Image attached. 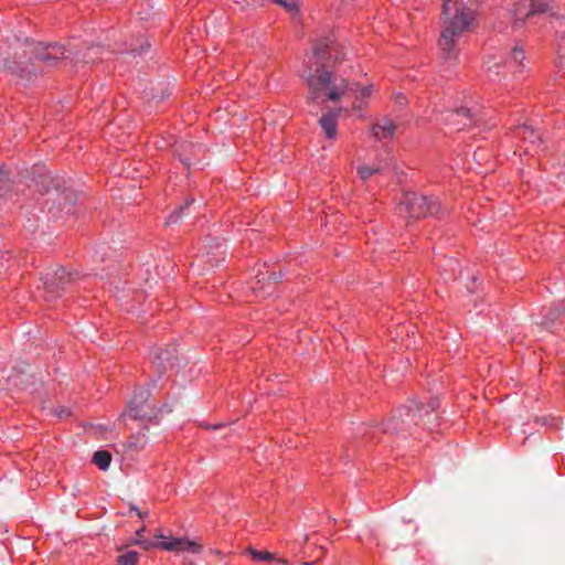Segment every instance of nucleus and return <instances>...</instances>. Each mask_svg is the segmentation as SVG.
<instances>
[{
  "label": "nucleus",
  "mask_w": 565,
  "mask_h": 565,
  "mask_svg": "<svg viewBox=\"0 0 565 565\" xmlns=\"http://www.w3.org/2000/svg\"><path fill=\"white\" fill-rule=\"evenodd\" d=\"M349 86H353V90L350 92V96L355 95L359 99H364L371 96L372 94V86H363L361 87L356 83H349Z\"/></svg>",
  "instance_id": "18"
},
{
  "label": "nucleus",
  "mask_w": 565,
  "mask_h": 565,
  "mask_svg": "<svg viewBox=\"0 0 565 565\" xmlns=\"http://www.w3.org/2000/svg\"><path fill=\"white\" fill-rule=\"evenodd\" d=\"M395 130L396 125L387 117H383L371 127L372 135L377 140L392 138Z\"/></svg>",
  "instance_id": "12"
},
{
  "label": "nucleus",
  "mask_w": 565,
  "mask_h": 565,
  "mask_svg": "<svg viewBox=\"0 0 565 565\" xmlns=\"http://www.w3.org/2000/svg\"><path fill=\"white\" fill-rule=\"evenodd\" d=\"M42 281L50 298L60 295L72 281L73 275L62 266L50 267L42 275Z\"/></svg>",
  "instance_id": "10"
},
{
  "label": "nucleus",
  "mask_w": 565,
  "mask_h": 565,
  "mask_svg": "<svg viewBox=\"0 0 565 565\" xmlns=\"http://www.w3.org/2000/svg\"><path fill=\"white\" fill-rule=\"evenodd\" d=\"M139 561V553L127 551L118 556V565H136Z\"/></svg>",
  "instance_id": "17"
},
{
  "label": "nucleus",
  "mask_w": 565,
  "mask_h": 565,
  "mask_svg": "<svg viewBox=\"0 0 565 565\" xmlns=\"http://www.w3.org/2000/svg\"><path fill=\"white\" fill-rule=\"evenodd\" d=\"M93 462L100 469L106 470V450H98L94 454Z\"/></svg>",
  "instance_id": "24"
},
{
  "label": "nucleus",
  "mask_w": 565,
  "mask_h": 565,
  "mask_svg": "<svg viewBox=\"0 0 565 565\" xmlns=\"http://www.w3.org/2000/svg\"><path fill=\"white\" fill-rule=\"evenodd\" d=\"M135 544L139 545L142 550L149 551L151 548H162L169 552L189 551L193 554H199L202 551V545L195 541L186 539H172L166 541H152L149 539H135Z\"/></svg>",
  "instance_id": "8"
},
{
  "label": "nucleus",
  "mask_w": 565,
  "mask_h": 565,
  "mask_svg": "<svg viewBox=\"0 0 565 565\" xmlns=\"http://www.w3.org/2000/svg\"><path fill=\"white\" fill-rule=\"evenodd\" d=\"M563 315H565V299L550 308L544 318L541 321L536 322V324L545 329H548L553 324V322Z\"/></svg>",
  "instance_id": "14"
},
{
  "label": "nucleus",
  "mask_w": 565,
  "mask_h": 565,
  "mask_svg": "<svg viewBox=\"0 0 565 565\" xmlns=\"http://www.w3.org/2000/svg\"><path fill=\"white\" fill-rule=\"evenodd\" d=\"M143 532H145V526H141L140 529H138V530L136 531V537H135V539H146V537L143 536Z\"/></svg>",
  "instance_id": "32"
},
{
  "label": "nucleus",
  "mask_w": 565,
  "mask_h": 565,
  "mask_svg": "<svg viewBox=\"0 0 565 565\" xmlns=\"http://www.w3.org/2000/svg\"><path fill=\"white\" fill-rule=\"evenodd\" d=\"M444 121L448 126L452 127L454 130L460 131L477 125L478 120L473 119V115L471 114L470 109L462 107L447 111L446 116L444 117Z\"/></svg>",
  "instance_id": "11"
},
{
  "label": "nucleus",
  "mask_w": 565,
  "mask_h": 565,
  "mask_svg": "<svg viewBox=\"0 0 565 565\" xmlns=\"http://www.w3.org/2000/svg\"><path fill=\"white\" fill-rule=\"evenodd\" d=\"M129 447H135V444L132 441H130Z\"/></svg>",
  "instance_id": "41"
},
{
  "label": "nucleus",
  "mask_w": 565,
  "mask_h": 565,
  "mask_svg": "<svg viewBox=\"0 0 565 565\" xmlns=\"http://www.w3.org/2000/svg\"><path fill=\"white\" fill-rule=\"evenodd\" d=\"M180 156V159L181 161L185 164V166H190V160L188 157H183L182 153L179 154Z\"/></svg>",
  "instance_id": "35"
},
{
  "label": "nucleus",
  "mask_w": 565,
  "mask_h": 565,
  "mask_svg": "<svg viewBox=\"0 0 565 565\" xmlns=\"http://www.w3.org/2000/svg\"><path fill=\"white\" fill-rule=\"evenodd\" d=\"M309 541V535L303 536V543H307Z\"/></svg>",
  "instance_id": "39"
},
{
  "label": "nucleus",
  "mask_w": 565,
  "mask_h": 565,
  "mask_svg": "<svg viewBox=\"0 0 565 565\" xmlns=\"http://www.w3.org/2000/svg\"><path fill=\"white\" fill-rule=\"evenodd\" d=\"M266 279H270L274 282H277L280 279V275H277L276 273H271L270 275L267 276Z\"/></svg>",
  "instance_id": "31"
},
{
  "label": "nucleus",
  "mask_w": 565,
  "mask_h": 565,
  "mask_svg": "<svg viewBox=\"0 0 565 565\" xmlns=\"http://www.w3.org/2000/svg\"><path fill=\"white\" fill-rule=\"evenodd\" d=\"M437 401H431L426 407L419 406L412 401L407 405L397 408L391 419L386 423L384 430L392 434L411 433L419 422L431 424L436 419Z\"/></svg>",
  "instance_id": "5"
},
{
  "label": "nucleus",
  "mask_w": 565,
  "mask_h": 565,
  "mask_svg": "<svg viewBox=\"0 0 565 565\" xmlns=\"http://www.w3.org/2000/svg\"><path fill=\"white\" fill-rule=\"evenodd\" d=\"M153 536L158 540V541H163L166 539V536L162 534V532L160 530L156 531L153 533Z\"/></svg>",
  "instance_id": "33"
},
{
  "label": "nucleus",
  "mask_w": 565,
  "mask_h": 565,
  "mask_svg": "<svg viewBox=\"0 0 565 565\" xmlns=\"http://www.w3.org/2000/svg\"><path fill=\"white\" fill-rule=\"evenodd\" d=\"M525 60L524 51L521 46H514L510 53V64H515L516 66H523V61Z\"/></svg>",
  "instance_id": "21"
},
{
  "label": "nucleus",
  "mask_w": 565,
  "mask_h": 565,
  "mask_svg": "<svg viewBox=\"0 0 565 565\" xmlns=\"http://www.w3.org/2000/svg\"><path fill=\"white\" fill-rule=\"evenodd\" d=\"M33 181L41 192L52 196L53 205L50 212L56 216L58 212L70 213L76 202L77 195L68 182L60 177L53 175L44 167L36 166L33 170Z\"/></svg>",
  "instance_id": "3"
},
{
  "label": "nucleus",
  "mask_w": 565,
  "mask_h": 565,
  "mask_svg": "<svg viewBox=\"0 0 565 565\" xmlns=\"http://www.w3.org/2000/svg\"><path fill=\"white\" fill-rule=\"evenodd\" d=\"M149 47H150V45L146 42L145 44H141V45H140V49L131 47V49H130V53H131L134 56L141 55V54H142V53H145Z\"/></svg>",
  "instance_id": "27"
},
{
  "label": "nucleus",
  "mask_w": 565,
  "mask_h": 565,
  "mask_svg": "<svg viewBox=\"0 0 565 565\" xmlns=\"http://www.w3.org/2000/svg\"><path fill=\"white\" fill-rule=\"evenodd\" d=\"M505 64L507 62L503 61L502 58H498V57H491L487 61V68L489 72H492L494 73L495 75H499V68L501 67L502 64Z\"/></svg>",
  "instance_id": "23"
},
{
  "label": "nucleus",
  "mask_w": 565,
  "mask_h": 565,
  "mask_svg": "<svg viewBox=\"0 0 565 565\" xmlns=\"http://www.w3.org/2000/svg\"><path fill=\"white\" fill-rule=\"evenodd\" d=\"M339 110H328L319 118V124L329 139H334L337 137V116Z\"/></svg>",
  "instance_id": "13"
},
{
  "label": "nucleus",
  "mask_w": 565,
  "mask_h": 565,
  "mask_svg": "<svg viewBox=\"0 0 565 565\" xmlns=\"http://www.w3.org/2000/svg\"><path fill=\"white\" fill-rule=\"evenodd\" d=\"M275 561H277L278 563H280L281 565H288V561L285 559V558H276Z\"/></svg>",
  "instance_id": "36"
},
{
  "label": "nucleus",
  "mask_w": 565,
  "mask_h": 565,
  "mask_svg": "<svg viewBox=\"0 0 565 565\" xmlns=\"http://www.w3.org/2000/svg\"><path fill=\"white\" fill-rule=\"evenodd\" d=\"M157 360L159 361V364L164 369L168 366H173L172 353L169 351L159 353L157 355Z\"/></svg>",
  "instance_id": "25"
},
{
  "label": "nucleus",
  "mask_w": 565,
  "mask_h": 565,
  "mask_svg": "<svg viewBox=\"0 0 565 565\" xmlns=\"http://www.w3.org/2000/svg\"><path fill=\"white\" fill-rule=\"evenodd\" d=\"M307 84L309 105H321L324 102L335 103L342 97H348L353 90V86H349L345 79L335 77L324 66L318 67L313 74H310Z\"/></svg>",
  "instance_id": "4"
},
{
  "label": "nucleus",
  "mask_w": 565,
  "mask_h": 565,
  "mask_svg": "<svg viewBox=\"0 0 565 565\" xmlns=\"http://www.w3.org/2000/svg\"><path fill=\"white\" fill-rule=\"evenodd\" d=\"M328 45L327 44H319L315 47V55L318 58H321L322 55L326 53Z\"/></svg>",
  "instance_id": "28"
},
{
  "label": "nucleus",
  "mask_w": 565,
  "mask_h": 565,
  "mask_svg": "<svg viewBox=\"0 0 565 565\" xmlns=\"http://www.w3.org/2000/svg\"><path fill=\"white\" fill-rule=\"evenodd\" d=\"M248 553L255 561H274V559H276L275 554L267 552V551L260 552L255 548H248Z\"/></svg>",
  "instance_id": "22"
},
{
  "label": "nucleus",
  "mask_w": 565,
  "mask_h": 565,
  "mask_svg": "<svg viewBox=\"0 0 565 565\" xmlns=\"http://www.w3.org/2000/svg\"><path fill=\"white\" fill-rule=\"evenodd\" d=\"M72 55V51L60 43H42L29 39L20 42L18 40L13 61L7 57L0 61V70L8 71L22 79L31 82L40 73L33 60L42 63L45 67H54L60 62L71 58Z\"/></svg>",
  "instance_id": "1"
},
{
  "label": "nucleus",
  "mask_w": 565,
  "mask_h": 565,
  "mask_svg": "<svg viewBox=\"0 0 565 565\" xmlns=\"http://www.w3.org/2000/svg\"><path fill=\"white\" fill-rule=\"evenodd\" d=\"M548 10V4L536 0H514L510 8L514 26H522L530 18Z\"/></svg>",
  "instance_id": "9"
},
{
  "label": "nucleus",
  "mask_w": 565,
  "mask_h": 565,
  "mask_svg": "<svg viewBox=\"0 0 565 565\" xmlns=\"http://www.w3.org/2000/svg\"><path fill=\"white\" fill-rule=\"evenodd\" d=\"M478 0H444V24L439 39L441 56L447 62L456 60V42L469 32L475 21Z\"/></svg>",
  "instance_id": "2"
},
{
  "label": "nucleus",
  "mask_w": 565,
  "mask_h": 565,
  "mask_svg": "<svg viewBox=\"0 0 565 565\" xmlns=\"http://www.w3.org/2000/svg\"><path fill=\"white\" fill-rule=\"evenodd\" d=\"M558 53L561 57L565 58V38H563L558 44Z\"/></svg>",
  "instance_id": "30"
},
{
  "label": "nucleus",
  "mask_w": 565,
  "mask_h": 565,
  "mask_svg": "<svg viewBox=\"0 0 565 565\" xmlns=\"http://www.w3.org/2000/svg\"><path fill=\"white\" fill-rule=\"evenodd\" d=\"M437 211L438 204L433 198H427L418 193L403 194L396 206V213L401 217L413 220L434 215Z\"/></svg>",
  "instance_id": "6"
},
{
  "label": "nucleus",
  "mask_w": 565,
  "mask_h": 565,
  "mask_svg": "<svg viewBox=\"0 0 565 565\" xmlns=\"http://www.w3.org/2000/svg\"><path fill=\"white\" fill-rule=\"evenodd\" d=\"M388 166V159H381L377 163H374L372 166H361L358 169V173L360 174L362 180H367L370 177H372L375 173H380Z\"/></svg>",
  "instance_id": "15"
},
{
  "label": "nucleus",
  "mask_w": 565,
  "mask_h": 565,
  "mask_svg": "<svg viewBox=\"0 0 565 565\" xmlns=\"http://www.w3.org/2000/svg\"><path fill=\"white\" fill-rule=\"evenodd\" d=\"M10 172L4 167L0 168V196L4 195L7 182L9 181Z\"/></svg>",
  "instance_id": "26"
},
{
  "label": "nucleus",
  "mask_w": 565,
  "mask_h": 565,
  "mask_svg": "<svg viewBox=\"0 0 565 565\" xmlns=\"http://www.w3.org/2000/svg\"><path fill=\"white\" fill-rule=\"evenodd\" d=\"M71 412L66 407H58L56 409V415L61 418L70 416Z\"/></svg>",
  "instance_id": "29"
},
{
  "label": "nucleus",
  "mask_w": 565,
  "mask_h": 565,
  "mask_svg": "<svg viewBox=\"0 0 565 565\" xmlns=\"http://www.w3.org/2000/svg\"><path fill=\"white\" fill-rule=\"evenodd\" d=\"M193 203H194V200L186 201L184 205L180 206L174 213H172L169 216L167 223L168 224L178 223L181 220V217L186 214L185 211H188Z\"/></svg>",
  "instance_id": "19"
},
{
  "label": "nucleus",
  "mask_w": 565,
  "mask_h": 565,
  "mask_svg": "<svg viewBox=\"0 0 565 565\" xmlns=\"http://www.w3.org/2000/svg\"><path fill=\"white\" fill-rule=\"evenodd\" d=\"M257 277H260V274H257ZM266 278L267 277L265 276V274H262V279H258L257 284H259L262 280H266Z\"/></svg>",
  "instance_id": "38"
},
{
  "label": "nucleus",
  "mask_w": 565,
  "mask_h": 565,
  "mask_svg": "<svg viewBox=\"0 0 565 565\" xmlns=\"http://www.w3.org/2000/svg\"><path fill=\"white\" fill-rule=\"evenodd\" d=\"M276 4L282 7L290 14H297L299 12V1L298 0H271Z\"/></svg>",
  "instance_id": "20"
},
{
  "label": "nucleus",
  "mask_w": 565,
  "mask_h": 565,
  "mask_svg": "<svg viewBox=\"0 0 565 565\" xmlns=\"http://www.w3.org/2000/svg\"><path fill=\"white\" fill-rule=\"evenodd\" d=\"M107 460H108V465H109V463H110V461H111V457H110V455H109V454H108Z\"/></svg>",
  "instance_id": "40"
},
{
  "label": "nucleus",
  "mask_w": 565,
  "mask_h": 565,
  "mask_svg": "<svg viewBox=\"0 0 565 565\" xmlns=\"http://www.w3.org/2000/svg\"><path fill=\"white\" fill-rule=\"evenodd\" d=\"M131 509L135 510L136 513L138 514V516L141 518V519H143V518H146L148 515V511L141 512L136 507H132Z\"/></svg>",
  "instance_id": "34"
},
{
  "label": "nucleus",
  "mask_w": 565,
  "mask_h": 565,
  "mask_svg": "<svg viewBox=\"0 0 565 565\" xmlns=\"http://www.w3.org/2000/svg\"><path fill=\"white\" fill-rule=\"evenodd\" d=\"M313 563H305L303 565H312Z\"/></svg>",
  "instance_id": "42"
},
{
  "label": "nucleus",
  "mask_w": 565,
  "mask_h": 565,
  "mask_svg": "<svg viewBox=\"0 0 565 565\" xmlns=\"http://www.w3.org/2000/svg\"><path fill=\"white\" fill-rule=\"evenodd\" d=\"M515 134L518 137L523 140H529L531 142H535L536 140H541V135L534 129L533 126L522 125L516 128Z\"/></svg>",
  "instance_id": "16"
},
{
  "label": "nucleus",
  "mask_w": 565,
  "mask_h": 565,
  "mask_svg": "<svg viewBox=\"0 0 565 565\" xmlns=\"http://www.w3.org/2000/svg\"><path fill=\"white\" fill-rule=\"evenodd\" d=\"M150 392L141 390L136 393L128 404V415L137 420H152L158 416L154 401L150 398Z\"/></svg>",
  "instance_id": "7"
},
{
  "label": "nucleus",
  "mask_w": 565,
  "mask_h": 565,
  "mask_svg": "<svg viewBox=\"0 0 565 565\" xmlns=\"http://www.w3.org/2000/svg\"><path fill=\"white\" fill-rule=\"evenodd\" d=\"M361 107H362V105H361V104H358V103H355V102H353V103H352V108H353V109H355V110H356V109H361Z\"/></svg>",
  "instance_id": "37"
}]
</instances>
